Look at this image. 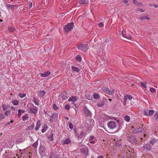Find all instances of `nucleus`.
I'll use <instances>...</instances> for the list:
<instances>
[{
    "label": "nucleus",
    "instance_id": "4be33fe9",
    "mask_svg": "<svg viewBox=\"0 0 158 158\" xmlns=\"http://www.w3.org/2000/svg\"><path fill=\"white\" fill-rule=\"evenodd\" d=\"M153 118L155 120H158V112L155 113L153 116Z\"/></svg>",
    "mask_w": 158,
    "mask_h": 158
},
{
    "label": "nucleus",
    "instance_id": "72a5a7b5",
    "mask_svg": "<svg viewBox=\"0 0 158 158\" xmlns=\"http://www.w3.org/2000/svg\"><path fill=\"white\" fill-rule=\"evenodd\" d=\"M148 111L147 109H145L143 111V114L144 115L148 116Z\"/></svg>",
    "mask_w": 158,
    "mask_h": 158
},
{
    "label": "nucleus",
    "instance_id": "2f4dec72",
    "mask_svg": "<svg viewBox=\"0 0 158 158\" xmlns=\"http://www.w3.org/2000/svg\"><path fill=\"white\" fill-rule=\"evenodd\" d=\"M148 115H152L154 113V111L153 110H150L148 111Z\"/></svg>",
    "mask_w": 158,
    "mask_h": 158
},
{
    "label": "nucleus",
    "instance_id": "aec40b11",
    "mask_svg": "<svg viewBox=\"0 0 158 158\" xmlns=\"http://www.w3.org/2000/svg\"><path fill=\"white\" fill-rule=\"evenodd\" d=\"M34 127L35 124H32L31 125L28 127L27 130H32L34 129Z\"/></svg>",
    "mask_w": 158,
    "mask_h": 158
},
{
    "label": "nucleus",
    "instance_id": "473e14b6",
    "mask_svg": "<svg viewBox=\"0 0 158 158\" xmlns=\"http://www.w3.org/2000/svg\"><path fill=\"white\" fill-rule=\"evenodd\" d=\"M94 99H97L99 98V95L98 94H94L93 95Z\"/></svg>",
    "mask_w": 158,
    "mask_h": 158
},
{
    "label": "nucleus",
    "instance_id": "680f3d73",
    "mask_svg": "<svg viewBox=\"0 0 158 158\" xmlns=\"http://www.w3.org/2000/svg\"><path fill=\"white\" fill-rule=\"evenodd\" d=\"M12 5H9V4H8L7 5V7L8 8H10V7H12Z\"/></svg>",
    "mask_w": 158,
    "mask_h": 158
},
{
    "label": "nucleus",
    "instance_id": "3c124183",
    "mask_svg": "<svg viewBox=\"0 0 158 158\" xmlns=\"http://www.w3.org/2000/svg\"><path fill=\"white\" fill-rule=\"evenodd\" d=\"M140 19L141 21H144L146 19L145 16H142L140 17Z\"/></svg>",
    "mask_w": 158,
    "mask_h": 158
},
{
    "label": "nucleus",
    "instance_id": "2eb2a0df",
    "mask_svg": "<svg viewBox=\"0 0 158 158\" xmlns=\"http://www.w3.org/2000/svg\"><path fill=\"white\" fill-rule=\"evenodd\" d=\"M89 2L88 0H80L79 1V3L81 4H83L85 5H87Z\"/></svg>",
    "mask_w": 158,
    "mask_h": 158
},
{
    "label": "nucleus",
    "instance_id": "f3484780",
    "mask_svg": "<svg viewBox=\"0 0 158 158\" xmlns=\"http://www.w3.org/2000/svg\"><path fill=\"white\" fill-rule=\"evenodd\" d=\"M64 30L65 32L68 33L69 31V23H68L64 27Z\"/></svg>",
    "mask_w": 158,
    "mask_h": 158
},
{
    "label": "nucleus",
    "instance_id": "c9c22d12",
    "mask_svg": "<svg viewBox=\"0 0 158 158\" xmlns=\"http://www.w3.org/2000/svg\"><path fill=\"white\" fill-rule=\"evenodd\" d=\"M12 104L15 105H17L19 104V102L18 100H14L12 102Z\"/></svg>",
    "mask_w": 158,
    "mask_h": 158
},
{
    "label": "nucleus",
    "instance_id": "7c9ffc66",
    "mask_svg": "<svg viewBox=\"0 0 158 158\" xmlns=\"http://www.w3.org/2000/svg\"><path fill=\"white\" fill-rule=\"evenodd\" d=\"M47 125L44 126L42 129L41 131L42 133H44L47 130Z\"/></svg>",
    "mask_w": 158,
    "mask_h": 158
},
{
    "label": "nucleus",
    "instance_id": "5701e85b",
    "mask_svg": "<svg viewBox=\"0 0 158 158\" xmlns=\"http://www.w3.org/2000/svg\"><path fill=\"white\" fill-rule=\"evenodd\" d=\"M48 139H49L51 141H52L53 140L54 138L53 133H51L49 136Z\"/></svg>",
    "mask_w": 158,
    "mask_h": 158
},
{
    "label": "nucleus",
    "instance_id": "6ab92c4d",
    "mask_svg": "<svg viewBox=\"0 0 158 158\" xmlns=\"http://www.w3.org/2000/svg\"><path fill=\"white\" fill-rule=\"evenodd\" d=\"M67 94L66 93H64L62 94V99L63 100H65L67 98Z\"/></svg>",
    "mask_w": 158,
    "mask_h": 158
},
{
    "label": "nucleus",
    "instance_id": "09e8293b",
    "mask_svg": "<svg viewBox=\"0 0 158 158\" xmlns=\"http://www.w3.org/2000/svg\"><path fill=\"white\" fill-rule=\"evenodd\" d=\"M150 91L151 93H153L156 92V90L153 88H151L150 89Z\"/></svg>",
    "mask_w": 158,
    "mask_h": 158
},
{
    "label": "nucleus",
    "instance_id": "a19ab883",
    "mask_svg": "<svg viewBox=\"0 0 158 158\" xmlns=\"http://www.w3.org/2000/svg\"><path fill=\"white\" fill-rule=\"evenodd\" d=\"M133 2L135 5L137 6H138L139 5V2L138 1L135 0H133Z\"/></svg>",
    "mask_w": 158,
    "mask_h": 158
},
{
    "label": "nucleus",
    "instance_id": "423d86ee",
    "mask_svg": "<svg viewBox=\"0 0 158 158\" xmlns=\"http://www.w3.org/2000/svg\"><path fill=\"white\" fill-rule=\"evenodd\" d=\"M84 111L85 115L87 117H89L91 115V113L89 111L86 107L85 106L84 108Z\"/></svg>",
    "mask_w": 158,
    "mask_h": 158
},
{
    "label": "nucleus",
    "instance_id": "49530a36",
    "mask_svg": "<svg viewBox=\"0 0 158 158\" xmlns=\"http://www.w3.org/2000/svg\"><path fill=\"white\" fill-rule=\"evenodd\" d=\"M5 117V115L3 114H0V121L4 118Z\"/></svg>",
    "mask_w": 158,
    "mask_h": 158
},
{
    "label": "nucleus",
    "instance_id": "f03ea898",
    "mask_svg": "<svg viewBox=\"0 0 158 158\" xmlns=\"http://www.w3.org/2000/svg\"><path fill=\"white\" fill-rule=\"evenodd\" d=\"M132 99V96L129 94H127L124 96L123 98V105H126L128 102V101H131Z\"/></svg>",
    "mask_w": 158,
    "mask_h": 158
},
{
    "label": "nucleus",
    "instance_id": "4468645a",
    "mask_svg": "<svg viewBox=\"0 0 158 158\" xmlns=\"http://www.w3.org/2000/svg\"><path fill=\"white\" fill-rule=\"evenodd\" d=\"M151 147L149 144H147L144 145L143 147V148L146 150H150L151 149Z\"/></svg>",
    "mask_w": 158,
    "mask_h": 158
},
{
    "label": "nucleus",
    "instance_id": "69168bd1",
    "mask_svg": "<svg viewBox=\"0 0 158 158\" xmlns=\"http://www.w3.org/2000/svg\"><path fill=\"white\" fill-rule=\"evenodd\" d=\"M98 158H104L102 156H100L98 157Z\"/></svg>",
    "mask_w": 158,
    "mask_h": 158
},
{
    "label": "nucleus",
    "instance_id": "de8ad7c7",
    "mask_svg": "<svg viewBox=\"0 0 158 158\" xmlns=\"http://www.w3.org/2000/svg\"><path fill=\"white\" fill-rule=\"evenodd\" d=\"M124 37L128 40H131V36L127 35L126 34H125V37Z\"/></svg>",
    "mask_w": 158,
    "mask_h": 158
},
{
    "label": "nucleus",
    "instance_id": "8fccbe9b",
    "mask_svg": "<svg viewBox=\"0 0 158 158\" xmlns=\"http://www.w3.org/2000/svg\"><path fill=\"white\" fill-rule=\"evenodd\" d=\"M34 102L35 104L36 105H38V101L36 100V99L34 98Z\"/></svg>",
    "mask_w": 158,
    "mask_h": 158
},
{
    "label": "nucleus",
    "instance_id": "a18cd8bd",
    "mask_svg": "<svg viewBox=\"0 0 158 158\" xmlns=\"http://www.w3.org/2000/svg\"><path fill=\"white\" fill-rule=\"evenodd\" d=\"M52 107L53 109L55 110H57L58 109V107L56 106L55 104H54Z\"/></svg>",
    "mask_w": 158,
    "mask_h": 158
},
{
    "label": "nucleus",
    "instance_id": "bf43d9fd",
    "mask_svg": "<svg viewBox=\"0 0 158 158\" xmlns=\"http://www.w3.org/2000/svg\"><path fill=\"white\" fill-rule=\"evenodd\" d=\"M3 158H9V157L7 155H4Z\"/></svg>",
    "mask_w": 158,
    "mask_h": 158
},
{
    "label": "nucleus",
    "instance_id": "774afa93",
    "mask_svg": "<svg viewBox=\"0 0 158 158\" xmlns=\"http://www.w3.org/2000/svg\"><path fill=\"white\" fill-rule=\"evenodd\" d=\"M90 143H95V142L94 141H91L90 142Z\"/></svg>",
    "mask_w": 158,
    "mask_h": 158
},
{
    "label": "nucleus",
    "instance_id": "5fc2aeb1",
    "mask_svg": "<svg viewBox=\"0 0 158 158\" xmlns=\"http://www.w3.org/2000/svg\"><path fill=\"white\" fill-rule=\"evenodd\" d=\"M120 34L121 35H122L123 37H125V34L124 35V34L123 31H122L121 32V33H120Z\"/></svg>",
    "mask_w": 158,
    "mask_h": 158
},
{
    "label": "nucleus",
    "instance_id": "39448f33",
    "mask_svg": "<svg viewBox=\"0 0 158 158\" xmlns=\"http://www.w3.org/2000/svg\"><path fill=\"white\" fill-rule=\"evenodd\" d=\"M103 89L105 92L110 95H112L114 93V90H110L108 88L106 87L104 88Z\"/></svg>",
    "mask_w": 158,
    "mask_h": 158
},
{
    "label": "nucleus",
    "instance_id": "dca6fc26",
    "mask_svg": "<svg viewBox=\"0 0 158 158\" xmlns=\"http://www.w3.org/2000/svg\"><path fill=\"white\" fill-rule=\"evenodd\" d=\"M73 71L76 72H78L80 71V69L77 67L72 66L71 67Z\"/></svg>",
    "mask_w": 158,
    "mask_h": 158
},
{
    "label": "nucleus",
    "instance_id": "864d4df0",
    "mask_svg": "<svg viewBox=\"0 0 158 158\" xmlns=\"http://www.w3.org/2000/svg\"><path fill=\"white\" fill-rule=\"evenodd\" d=\"M65 108L66 109L68 110L69 109V105L68 104H66L65 106Z\"/></svg>",
    "mask_w": 158,
    "mask_h": 158
},
{
    "label": "nucleus",
    "instance_id": "b1692460",
    "mask_svg": "<svg viewBox=\"0 0 158 158\" xmlns=\"http://www.w3.org/2000/svg\"><path fill=\"white\" fill-rule=\"evenodd\" d=\"M147 82H141L140 85L143 87L144 88H146L147 86L146 85Z\"/></svg>",
    "mask_w": 158,
    "mask_h": 158
},
{
    "label": "nucleus",
    "instance_id": "393cba45",
    "mask_svg": "<svg viewBox=\"0 0 158 158\" xmlns=\"http://www.w3.org/2000/svg\"><path fill=\"white\" fill-rule=\"evenodd\" d=\"M156 142V140L155 139H152L150 141V143L152 145L155 144Z\"/></svg>",
    "mask_w": 158,
    "mask_h": 158
},
{
    "label": "nucleus",
    "instance_id": "a878e982",
    "mask_svg": "<svg viewBox=\"0 0 158 158\" xmlns=\"http://www.w3.org/2000/svg\"><path fill=\"white\" fill-rule=\"evenodd\" d=\"M63 144H68L69 143V139H67L65 140H63L62 142Z\"/></svg>",
    "mask_w": 158,
    "mask_h": 158
},
{
    "label": "nucleus",
    "instance_id": "9b49d317",
    "mask_svg": "<svg viewBox=\"0 0 158 158\" xmlns=\"http://www.w3.org/2000/svg\"><path fill=\"white\" fill-rule=\"evenodd\" d=\"M45 94V92L44 90H40L38 92V95L40 98L43 97Z\"/></svg>",
    "mask_w": 158,
    "mask_h": 158
},
{
    "label": "nucleus",
    "instance_id": "7ed1b4c3",
    "mask_svg": "<svg viewBox=\"0 0 158 158\" xmlns=\"http://www.w3.org/2000/svg\"><path fill=\"white\" fill-rule=\"evenodd\" d=\"M108 127L110 129H113L116 127V123L115 121H110L107 123Z\"/></svg>",
    "mask_w": 158,
    "mask_h": 158
},
{
    "label": "nucleus",
    "instance_id": "c756f323",
    "mask_svg": "<svg viewBox=\"0 0 158 158\" xmlns=\"http://www.w3.org/2000/svg\"><path fill=\"white\" fill-rule=\"evenodd\" d=\"M2 108L3 110H5L8 108V106L7 105L3 104L2 105Z\"/></svg>",
    "mask_w": 158,
    "mask_h": 158
},
{
    "label": "nucleus",
    "instance_id": "bb28decb",
    "mask_svg": "<svg viewBox=\"0 0 158 158\" xmlns=\"http://www.w3.org/2000/svg\"><path fill=\"white\" fill-rule=\"evenodd\" d=\"M75 59L78 62H80L81 59V57L79 55H77Z\"/></svg>",
    "mask_w": 158,
    "mask_h": 158
},
{
    "label": "nucleus",
    "instance_id": "1a4fd4ad",
    "mask_svg": "<svg viewBox=\"0 0 158 158\" xmlns=\"http://www.w3.org/2000/svg\"><path fill=\"white\" fill-rule=\"evenodd\" d=\"M143 128L140 127H139L137 128H135L134 130L132 129L133 134H135L139 132H142Z\"/></svg>",
    "mask_w": 158,
    "mask_h": 158
},
{
    "label": "nucleus",
    "instance_id": "e433bc0d",
    "mask_svg": "<svg viewBox=\"0 0 158 158\" xmlns=\"http://www.w3.org/2000/svg\"><path fill=\"white\" fill-rule=\"evenodd\" d=\"M124 119L126 121L129 122L130 120V118L129 116H126L125 117Z\"/></svg>",
    "mask_w": 158,
    "mask_h": 158
},
{
    "label": "nucleus",
    "instance_id": "a211bd4d",
    "mask_svg": "<svg viewBox=\"0 0 158 158\" xmlns=\"http://www.w3.org/2000/svg\"><path fill=\"white\" fill-rule=\"evenodd\" d=\"M105 104V103L102 101H100L97 104V105L99 107H102Z\"/></svg>",
    "mask_w": 158,
    "mask_h": 158
},
{
    "label": "nucleus",
    "instance_id": "6e6d98bb",
    "mask_svg": "<svg viewBox=\"0 0 158 158\" xmlns=\"http://www.w3.org/2000/svg\"><path fill=\"white\" fill-rule=\"evenodd\" d=\"M94 139V137L93 136H90L89 140H92Z\"/></svg>",
    "mask_w": 158,
    "mask_h": 158
},
{
    "label": "nucleus",
    "instance_id": "f257e3e1",
    "mask_svg": "<svg viewBox=\"0 0 158 158\" xmlns=\"http://www.w3.org/2000/svg\"><path fill=\"white\" fill-rule=\"evenodd\" d=\"M77 47L79 49L84 52L87 51L89 48L87 44H80Z\"/></svg>",
    "mask_w": 158,
    "mask_h": 158
},
{
    "label": "nucleus",
    "instance_id": "e2e57ef3",
    "mask_svg": "<svg viewBox=\"0 0 158 158\" xmlns=\"http://www.w3.org/2000/svg\"><path fill=\"white\" fill-rule=\"evenodd\" d=\"M145 19H147V20H149L150 19L148 17H147L146 16H145Z\"/></svg>",
    "mask_w": 158,
    "mask_h": 158
},
{
    "label": "nucleus",
    "instance_id": "052dcab7",
    "mask_svg": "<svg viewBox=\"0 0 158 158\" xmlns=\"http://www.w3.org/2000/svg\"><path fill=\"white\" fill-rule=\"evenodd\" d=\"M32 6V3L31 2L29 3V8H31V7Z\"/></svg>",
    "mask_w": 158,
    "mask_h": 158
},
{
    "label": "nucleus",
    "instance_id": "c85d7f7f",
    "mask_svg": "<svg viewBox=\"0 0 158 158\" xmlns=\"http://www.w3.org/2000/svg\"><path fill=\"white\" fill-rule=\"evenodd\" d=\"M28 118L27 114H26L24 116L22 117V119L23 121H25Z\"/></svg>",
    "mask_w": 158,
    "mask_h": 158
},
{
    "label": "nucleus",
    "instance_id": "c03bdc74",
    "mask_svg": "<svg viewBox=\"0 0 158 158\" xmlns=\"http://www.w3.org/2000/svg\"><path fill=\"white\" fill-rule=\"evenodd\" d=\"M38 145L37 141L35 142L33 144L32 146L35 148H37Z\"/></svg>",
    "mask_w": 158,
    "mask_h": 158
},
{
    "label": "nucleus",
    "instance_id": "13d9d810",
    "mask_svg": "<svg viewBox=\"0 0 158 158\" xmlns=\"http://www.w3.org/2000/svg\"><path fill=\"white\" fill-rule=\"evenodd\" d=\"M153 6L155 8L158 7V4L157 5V4H154Z\"/></svg>",
    "mask_w": 158,
    "mask_h": 158
},
{
    "label": "nucleus",
    "instance_id": "4c0bfd02",
    "mask_svg": "<svg viewBox=\"0 0 158 158\" xmlns=\"http://www.w3.org/2000/svg\"><path fill=\"white\" fill-rule=\"evenodd\" d=\"M10 110H7L5 112V114L6 116H8L10 114Z\"/></svg>",
    "mask_w": 158,
    "mask_h": 158
},
{
    "label": "nucleus",
    "instance_id": "ddd939ff",
    "mask_svg": "<svg viewBox=\"0 0 158 158\" xmlns=\"http://www.w3.org/2000/svg\"><path fill=\"white\" fill-rule=\"evenodd\" d=\"M41 126V123L40 120H38L36 124V127L35 128V130L36 131H37L39 129V128Z\"/></svg>",
    "mask_w": 158,
    "mask_h": 158
},
{
    "label": "nucleus",
    "instance_id": "0eeeda50",
    "mask_svg": "<svg viewBox=\"0 0 158 158\" xmlns=\"http://www.w3.org/2000/svg\"><path fill=\"white\" fill-rule=\"evenodd\" d=\"M38 111V108L36 106H34L33 108H31L29 110V113L35 114Z\"/></svg>",
    "mask_w": 158,
    "mask_h": 158
},
{
    "label": "nucleus",
    "instance_id": "4d7b16f0",
    "mask_svg": "<svg viewBox=\"0 0 158 158\" xmlns=\"http://www.w3.org/2000/svg\"><path fill=\"white\" fill-rule=\"evenodd\" d=\"M145 10H143V9H142L141 8H140V10H139V11L141 12H143L145 11Z\"/></svg>",
    "mask_w": 158,
    "mask_h": 158
},
{
    "label": "nucleus",
    "instance_id": "79ce46f5",
    "mask_svg": "<svg viewBox=\"0 0 158 158\" xmlns=\"http://www.w3.org/2000/svg\"><path fill=\"white\" fill-rule=\"evenodd\" d=\"M122 2L124 3L127 6H128L129 5L127 0H123Z\"/></svg>",
    "mask_w": 158,
    "mask_h": 158
},
{
    "label": "nucleus",
    "instance_id": "603ef678",
    "mask_svg": "<svg viewBox=\"0 0 158 158\" xmlns=\"http://www.w3.org/2000/svg\"><path fill=\"white\" fill-rule=\"evenodd\" d=\"M98 26L100 27H102L104 26V24L102 22H100L98 23Z\"/></svg>",
    "mask_w": 158,
    "mask_h": 158
},
{
    "label": "nucleus",
    "instance_id": "f8f14e48",
    "mask_svg": "<svg viewBox=\"0 0 158 158\" xmlns=\"http://www.w3.org/2000/svg\"><path fill=\"white\" fill-rule=\"evenodd\" d=\"M73 128V130H71V131H72L73 132V131L74 133L75 134H76V133L77 132V129L75 127H73V124L72 123H70V129H72Z\"/></svg>",
    "mask_w": 158,
    "mask_h": 158
},
{
    "label": "nucleus",
    "instance_id": "f704fd0d",
    "mask_svg": "<svg viewBox=\"0 0 158 158\" xmlns=\"http://www.w3.org/2000/svg\"><path fill=\"white\" fill-rule=\"evenodd\" d=\"M73 24V22L70 23V31L73 29L74 27Z\"/></svg>",
    "mask_w": 158,
    "mask_h": 158
},
{
    "label": "nucleus",
    "instance_id": "6e6552de",
    "mask_svg": "<svg viewBox=\"0 0 158 158\" xmlns=\"http://www.w3.org/2000/svg\"><path fill=\"white\" fill-rule=\"evenodd\" d=\"M45 148L43 146H41L39 148V151L40 155L44 156L45 155Z\"/></svg>",
    "mask_w": 158,
    "mask_h": 158
},
{
    "label": "nucleus",
    "instance_id": "58836bf2",
    "mask_svg": "<svg viewBox=\"0 0 158 158\" xmlns=\"http://www.w3.org/2000/svg\"><path fill=\"white\" fill-rule=\"evenodd\" d=\"M84 136V133L83 131L81 132L80 133V135L78 136V138L82 139Z\"/></svg>",
    "mask_w": 158,
    "mask_h": 158
},
{
    "label": "nucleus",
    "instance_id": "412c9836",
    "mask_svg": "<svg viewBox=\"0 0 158 158\" xmlns=\"http://www.w3.org/2000/svg\"><path fill=\"white\" fill-rule=\"evenodd\" d=\"M25 112V110H21L20 109H19L18 110V117H20L21 116V114L22 113H24Z\"/></svg>",
    "mask_w": 158,
    "mask_h": 158
},
{
    "label": "nucleus",
    "instance_id": "37998d69",
    "mask_svg": "<svg viewBox=\"0 0 158 158\" xmlns=\"http://www.w3.org/2000/svg\"><path fill=\"white\" fill-rule=\"evenodd\" d=\"M8 29L10 31L13 32H14L15 30V28L13 27H9Z\"/></svg>",
    "mask_w": 158,
    "mask_h": 158
},
{
    "label": "nucleus",
    "instance_id": "338daca9",
    "mask_svg": "<svg viewBox=\"0 0 158 158\" xmlns=\"http://www.w3.org/2000/svg\"><path fill=\"white\" fill-rule=\"evenodd\" d=\"M10 124V122H8L6 123V125H9Z\"/></svg>",
    "mask_w": 158,
    "mask_h": 158
},
{
    "label": "nucleus",
    "instance_id": "9d476101",
    "mask_svg": "<svg viewBox=\"0 0 158 158\" xmlns=\"http://www.w3.org/2000/svg\"><path fill=\"white\" fill-rule=\"evenodd\" d=\"M51 73L49 71H48L44 73H40V75L41 77H46L49 76Z\"/></svg>",
    "mask_w": 158,
    "mask_h": 158
},
{
    "label": "nucleus",
    "instance_id": "ea45409f",
    "mask_svg": "<svg viewBox=\"0 0 158 158\" xmlns=\"http://www.w3.org/2000/svg\"><path fill=\"white\" fill-rule=\"evenodd\" d=\"M26 96V94H22L21 93H20L19 94V96L20 98H23L24 97H25Z\"/></svg>",
    "mask_w": 158,
    "mask_h": 158
},
{
    "label": "nucleus",
    "instance_id": "0e129e2a",
    "mask_svg": "<svg viewBox=\"0 0 158 158\" xmlns=\"http://www.w3.org/2000/svg\"><path fill=\"white\" fill-rule=\"evenodd\" d=\"M140 9V8H136V10L137 11H139Z\"/></svg>",
    "mask_w": 158,
    "mask_h": 158
},
{
    "label": "nucleus",
    "instance_id": "cd10ccee",
    "mask_svg": "<svg viewBox=\"0 0 158 158\" xmlns=\"http://www.w3.org/2000/svg\"><path fill=\"white\" fill-rule=\"evenodd\" d=\"M81 152L83 154H86L87 153V151H86L85 149L83 148H82L81 149Z\"/></svg>",
    "mask_w": 158,
    "mask_h": 158
},
{
    "label": "nucleus",
    "instance_id": "20e7f679",
    "mask_svg": "<svg viewBox=\"0 0 158 158\" xmlns=\"http://www.w3.org/2000/svg\"><path fill=\"white\" fill-rule=\"evenodd\" d=\"M77 101V98L76 96H72L70 98V102H71V104H74L75 107L76 108L77 107L78 105L76 104V102Z\"/></svg>",
    "mask_w": 158,
    "mask_h": 158
}]
</instances>
